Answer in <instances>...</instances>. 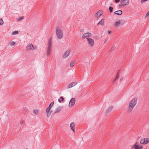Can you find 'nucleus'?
I'll return each instance as SVG.
<instances>
[{
  "mask_svg": "<svg viewBox=\"0 0 149 149\" xmlns=\"http://www.w3.org/2000/svg\"><path fill=\"white\" fill-rule=\"evenodd\" d=\"M118 77H119L118 76V75H117V76H116V79H118Z\"/></svg>",
  "mask_w": 149,
  "mask_h": 149,
  "instance_id": "nucleus-36",
  "label": "nucleus"
},
{
  "mask_svg": "<svg viewBox=\"0 0 149 149\" xmlns=\"http://www.w3.org/2000/svg\"><path fill=\"white\" fill-rule=\"evenodd\" d=\"M130 3V0H120L119 6L121 7L127 6Z\"/></svg>",
  "mask_w": 149,
  "mask_h": 149,
  "instance_id": "nucleus-7",
  "label": "nucleus"
},
{
  "mask_svg": "<svg viewBox=\"0 0 149 149\" xmlns=\"http://www.w3.org/2000/svg\"><path fill=\"white\" fill-rule=\"evenodd\" d=\"M114 13L115 14H116L118 15H120L122 14V11L121 10H118L114 12Z\"/></svg>",
  "mask_w": 149,
  "mask_h": 149,
  "instance_id": "nucleus-19",
  "label": "nucleus"
},
{
  "mask_svg": "<svg viewBox=\"0 0 149 149\" xmlns=\"http://www.w3.org/2000/svg\"><path fill=\"white\" fill-rule=\"evenodd\" d=\"M148 0H141V3H143L144 2L147 1Z\"/></svg>",
  "mask_w": 149,
  "mask_h": 149,
  "instance_id": "nucleus-29",
  "label": "nucleus"
},
{
  "mask_svg": "<svg viewBox=\"0 0 149 149\" xmlns=\"http://www.w3.org/2000/svg\"><path fill=\"white\" fill-rule=\"evenodd\" d=\"M137 99L136 97H134L131 101L129 103L127 108V110L128 111H132L134 107L135 106L137 103Z\"/></svg>",
  "mask_w": 149,
  "mask_h": 149,
  "instance_id": "nucleus-1",
  "label": "nucleus"
},
{
  "mask_svg": "<svg viewBox=\"0 0 149 149\" xmlns=\"http://www.w3.org/2000/svg\"><path fill=\"white\" fill-rule=\"evenodd\" d=\"M60 109H57L55 111V113H57L60 111Z\"/></svg>",
  "mask_w": 149,
  "mask_h": 149,
  "instance_id": "nucleus-28",
  "label": "nucleus"
},
{
  "mask_svg": "<svg viewBox=\"0 0 149 149\" xmlns=\"http://www.w3.org/2000/svg\"><path fill=\"white\" fill-rule=\"evenodd\" d=\"M37 48L36 45H33L32 43L28 44L26 46V51L28 52L32 51L35 50Z\"/></svg>",
  "mask_w": 149,
  "mask_h": 149,
  "instance_id": "nucleus-4",
  "label": "nucleus"
},
{
  "mask_svg": "<svg viewBox=\"0 0 149 149\" xmlns=\"http://www.w3.org/2000/svg\"><path fill=\"white\" fill-rule=\"evenodd\" d=\"M83 65L86 66H89L90 65V61L88 60H85L83 62Z\"/></svg>",
  "mask_w": 149,
  "mask_h": 149,
  "instance_id": "nucleus-17",
  "label": "nucleus"
},
{
  "mask_svg": "<svg viewBox=\"0 0 149 149\" xmlns=\"http://www.w3.org/2000/svg\"><path fill=\"white\" fill-rule=\"evenodd\" d=\"M16 44V42L14 41H11L8 44V45L10 47H12L14 46Z\"/></svg>",
  "mask_w": 149,
  "mask_h": 149,
  "instance_id": "nucleus-20",
  "label": "nucleus"
},
{
  "mask_svg": "<svg viewBox=\"0 0 149 149\" xmlns=\"http://www.w3.org/2000/svg\"><path fill=\"white\" fill-rule=\"evenodd\" d=\"M75 125V123L74 122H72L70 125V128L74 132H75V130L74 129Z\"/></svg>",
  "mask_w": 149,
  "mask_h": 149,
  "instance_id": "nucleus-16",
  "label": "nucleus"
},
{
  "mask_svg": "<svg viewBox=\"0 0 149 149\" xmlns=\"http://www.w3.org/2000/svg\"><path fill=\"white\" fill-rule=\"evenodd\" d=\"M47 49L46 56L49 57L50 55L52 50V38L50 37L47 42Z\"/></svg>",
  "mask_w": 149,
  "mask_h": 149,
  "instance_id": "nucleus-2",
  "label": "nucleus"
},
{
  "mask_svg": "<svg viewBox=\"0 0 149 149\" xmlns=\"http://www.w3.org/2000/svg\"><path fill=\"white\" fill-rule=\"evenodd\" d=\"M103 12L101 10H99L95 15V16L97 18H98L100 17L103 14Z\"/></svg>",
  "mask_w": 149,
  "mask_h": 149,
  "instance_id": "nucleus-14",
  "label": "nucleus"
},
{
  "mask_svg": "<svg viewBox=\"0 0 149 149\" xmlns=\"http://www.w3.org/2000/svg\"><path fill=\"white\" fill-rule=\"evenodd\" d=\"M149 15V11L146 14L145 17H148Z\"/></svg>",
  "mask_w": 149,
  "mask_h": 149,
  "instance_id": "nucleus-30",
  "label": "nucleus"
},
{
  "mask_svg": "<svg viewBox=\"0 0 149 149\" xmlns=\"http://www.w3.org/2000/svg\"><path fill=\"white\" fill-rule=\"evenodd\" d=\"M24 18L23 17H18L17 20L18 21H19L22 20Z\"/></svg>",
  "mask_w": 149,
  "mask_h": 149,
  "instance_id": "nucleus-24",
  "label": "nucleus"
},
{
  "mask_svg": "<svg viewBox=\"0 0 149 149\" xmlns=\"http://www.w3.org/2000/svg\"><path fill=\"white\" fill-rule=\"evenodd\" d=\"M111 33V31H108V33L109 34H110V33Z\"/></svg>",
  "mask_w": 149,
  "mask_h": 149,
  "instance_id": "nucleus-37",
  "label": "nucleus"
},
{
  "mask_svg": "<svg viewBox=\"0 0 149 149\" xmlns=\"http://www.w3.org/2000/svg\"><path fill=\"white\" fill-rule=\"evenodd\" d=\"M121 24V21L119 19H116L114 23V26L115 27H118Z\"/></svg>",
  "mask_w": 149,
  "mask_h": 149,
  "instance_id": "nucleus-13",
  "label": "nucleus"
},
{
  "mask_svg": "<svg viewBox=\"0 0 149 149\" xmlns=\"http://www.w3.org/2000/svg\"><path fill=\"white\" fill-rule=\"evenodd\" d=\"M77 84V83L75 82H73L71 83L67 86V88L69 89L70 88L73 87L74 86L76 85Z\"/></svg>",
  "mask_w": 149,
  "mask_h": 149,
  "instance_id": "nucleus-18",
  "label": "nucleus"
},
{
  "mask_svg": "<svg viewBox=\"0 0 149 149\" xmlns=\"http://www.w3.org/2000/svg\"><path fill=\"white\" fill-rule=\"evenodd\" d=\"M70 53L71 50L70 49L67 50L64 54L63 56V59L67 58L70 55Z\"/></svg>",
  "mask_w": 149,
  "mask_h": 149,
  "instance_id": "nucleus-9",
  "label": "nucleus"
},
{
  "mask_svg": "<svg viewBox=\"0 0 149 149\" xmlns=\"http://www.w3.org/2000/svg\"><path fill=\"white\" fill-rule=\"evenodd\" d=\"M75 62L74 61H72L70 64V67H73L74 64Z\"/></svg>",
  "mask_w": 149,
  "mask_h": 149,
  "instance_id": "nucleus-23",
  "label": "nucleus"
},
{
  "mask_svg": "<svg viewBox=\"0 0 149 149\" xmlns=\"http://www.w3.org/2000/svg\"><path fill=\"white\" fill-rule=\"evenodd\" d=\"M113 109V107H110L108 109V111H111Z\"/></svg>",
  "mask_w": 149,
  "mask_h": 149,
  "instance_id": "nucleus-26",
  "label": "nucleus"
},
{
  "mask_svg": "<svg viewBox=\"0 0 149 149\" xmlns=\"http://www.w3.org/2000/svg\"><path fill=\"white\" fill-rule=\"evenodd\" d=\"M86 40L87 44L90 47L92 48L94 47L95 43L93 39L91 38H86Z\"/></svg>",
  "mask_w": 149,
  "mask_h": 149,
  "instance_id": "nucleus-5",
  "label": "nucleus"
},
{
  "mask_svg": "<svg viewBox=\"0 0 149 149\" xmlns=\"http://www.w3.org/2000/svg\"><path fill=\"white\" fill-rule=\"evenodd\" d=\"M19 33V32L17 31H14L11 34L12 35H15L16 34H18Z\"/></svg>",
  "mask_w": 149,
  "mask_h": 149,
  "instance_id": "nucleus-22",
  "label": "nucleus"
},
{
  "mask_svg": "<svg viewBox=\"0 0 149 149\" xmlns=\"http://www.w3.org/2000/svg\"><path fill=\"white\" fill-rule=\"evenodd\" d=\"M54 102H52L50 104H49L50 105V106H52L53 104H54Z\"/></svg>",
  "mask_w": 149,
  "mask_h": 149,
  "instance_id": "nucleus-32",
  "label": "nucleus"
},
{
  "mask_svg": "<svg viewBox=\"0 0 149 149\" xmlns=\"http://www.w3.org/2000/svg\"><path fill=\"white\" fill-rule=\"evenodd\" d=\"M75 102V99L74 98H72L69 102V106L70 107H73L74 105Z\"/></svg>",
  "mask_w": 149,
  "mask_h": 149,
  "instance_id": "nucleus-11",
  "label": "nucleus"
},
{
  "mask_svg": "<svg viewBox=\"0 0 149 149\" xmlns=\"http://www.w3.org/2000/svg\"><path fill=\"white\" fill-rule=\"evenodd\" d=\"M58 101L59 102H61V100L60 99L58 100Z\"/></svg>",
  "mask_w": 149,
  "mask_h": 149,
  "instance_id": "nucleus-38",
  "label": "nucleus"
},
{
  "mask_svg": "<svg viewBox=\"0 0 149 149\" xmlns=\"http://www.w3.org/2000/svg\"><path fill=\"white\" fill-rule=\"evenodd\" d=\"M120 0H115V1L116 3H118L120 1Z\"/></svg>",
  "mask_w": 149,
  "mask_h": 149,
  "instance_id": "nucleus-31",
  "label": "nucleus"
},
{
  "mask_svg": "<svg viewBox=\"0 0 149 149\" xmlns=\"http://www.w3.org/2000/svg\"><path fill=\"white\" fill-rule=\"evenodd\" d=\"M109 9L110 10V13H111L113 12V8L111 7H110L109 8Z\"/></svg>",
  "mask_w": 149,
  "mask_h": 149,
  "instance_id": "nucleus-27",
  "label": "nucleus"
},
{
  "mask_svg": "<svg viewBox=\"0 0 149 149\" xmlns=\"http://www.w3.org/2000/svg\"><path fill=\"white\" fill-rule=\"evenodd\" d=\"M4 23V22L3 20L2 19H0V25H2Z\"/></svg>",
  "mask_w": 149,
  "mask_h": 149,
  "instance_id": "nucleus-25",
  "label": "nucleus"
},
{
  "mask_svg": "<svg viewBox=\"0 0 149 149\" xmlns=\"http://www.w3.org/2000/svg\"><path fill=\"white\" fill-rule=\"evenodd\" d=\"M92 36V34L89 32H87L84 33L82 36V39H84L85 38H90V37H91Z\"/></svg>",
  "mask_w": 149,
  "mask_h": 149,
  "instance_id": "nucleus-10",
  "label": "nucleus"
},
{
  "mask_svg": "<svg viewBox=\"0 0 149 149\" xmlns=\"http://www.w3.org/2000/svg\"><path fill=\"white\" fill-rule=\"evenodd\" d=\"M149 143V139L145 138L142 139L140 141V143L142 145H146Z\"/></svg>",
  "mask_w": 149,
  "mask_h": 149,
  "instance_id": "nucleus-8",
  "label": "nucleus"
},
{
  "mask_svg": "<svg viewBox=\"0 0 149 149\" xmlns=\"http://www.w3.org/2000/svg\"><path fill=\"white\" fill-rule=\"evenodd\" d=\"M143 146L139 144L138 142H136L130 147V149H142Z\"/></svg>",
  "mask_w": 149,
  "mask_h": 149,
  "instance_id": "nucleus-6",
  "label": "nucleus"
},
{
  "mask_svg": "<svg viewBox=\"0 0 149 149\" xmlns=\"http://www.w3.org/2000/svg\"><path fill=\"white\" fill-rule=\"evenodd\" d=\"M60 98L62 100V101H63L64 100V98L62 97H61Z\"/></svg>",
  "mask_w": 149,
  "mask_h": 149,
  "instance_id": "nucleus-35",
  "label": "nucleus"
},
{
  "mask_svg": "<svg viewBox=\"0 0 149 149\" xmlns=\"http://www.w3.org/2000/svg\"><path fill=\"white\" fill-rule=\"evenodd\" d=\"M52 107V106H51L49 105V106L48 107H47V108H48V109L49 108V109H51V108Z\"/></svg>",
  "mask_w": 149,
  "mask_h": 149,
  "instance_id": "nucleus-33",
  "label": "nucleus"
},
{
  "mask_svg": "<svg viewBox=\"0 0 149 149\" xmlns=\"http://www.w3.org/2000/svg\"><path fill=\"white\" fill-rule=\"evenodd\" d=\"M116 79V78L114 79V81H115L116 80V79Z\"/></svg>",
  "mask_w": 149,
  "mask_h": 149,
  "instance_id": "nucleus-39",
  "label": "nucleus"
},
{
  "mask_svg": "<svg viewBox=\"0 0 149 149\" xmlns=\"http://www.w3.org/2000/svg\"><path fill=\"white\" fill-rule=\"evenodd\" d=\"M52 107V106H51L49 105V106L48 107H47V108H48V109L49 108V109H51V108Z\"/></svg>",
  "mask_w": 149,
  "mask_h": 149,
  "instance_id": "nucleus-34",
  "label": "nucleus"
},
{
  "mask_svg": "<svg viewBox=\"0 0 149 149\" xmlns=\"http://www.w3.org/2000/svg\"><path fill=\"white\" fill-rule=\"evenodd\" d=\"M56 31L57 38L58 39H62L63 37V33L61 29L59 27H56Z\"/></svg>",
  "mask_w": 149,
  "mask_h": 149,
  "instance_id": "nucleus-3",
  "label": "nucleus"
},
{
  "mask_svg": "<svg viewBox=\"0 0 149 149\" xmlns=\"http://www.w3.org/2000/svg\"><path fill=\"white\" fill-rule=\"evenodd\" d=\"M32 112L34 115H38L40 112V110L38 109H33Z\"/></svg>",
  "mask_w": 149,
  "mask_h": 149,
  "instance_id": "nucleus-15",
  "label": "nucleus"
},
{
  "mask_svg": "<svg viewBox=\"0 0 149 149\" xmlns=\"http://www.w3.org/2000/svg\"><path fill=\"white\" fill-rule=\"evenodd\" d=\"M45 112L46 113L47 116L48 117H49L51 116L52 111L51 109L47 108L46 109Z\"/></svg>",
  "mask_w": 149,
  "mask_h": 149,
  "instance_id": "nucleus-12",
  "label": "nucleus"
},
{
  "mask_svg": "<svg viewBox=\"0 0 149 149\" xmlns=\"http://www.w3.org/2000/svg\"><path fill=\"white\" fill-rule=\"evenodd\" d=\"M104 19H101L100 21L98 22V24L102 26H103L104 25Z\"/></svg>",
  "mask_w": 149,
  "mask_h": 149,
  "instance_id": "nucleus-21",
  "label": "nucleus"
}]
</instances>
